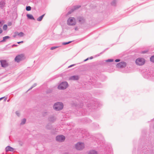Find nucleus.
<instances>
[{
  "label": "nucleus",
  "mask_w": 154,
  "mask_h": 154,
  "mask_svg": "<svg viewBox=\"0 0 154 154\" xmlns=\"http://www.w3.org/2000/svg\"><path fill=\"white\" fill-rule=\"evenodd\" d=\"M53 107L54 109L56 111H60L63 109V104L61 102H57L54 104Z\"/></svg>",
  "instance_id": "f257e3e1"
},
{
  "label": "nucleus",
  "mask_w": 154,
  "mask_h": 154,
  "mask_svg": "<svg viewBox=\"0 0 154 154\" xmlns=\"http://www.w3.org/2000/svg\"><path fill=\"white\" fill-rule=\"evenodd\" d=\"M68 86V84L67 82H63L58 85V88L59 90H63L66 89Z\"/></svg>",
  "instance_id": "f03ea898"
},
{
  "label": "nucleus",
  "mask_w": 154,
  "mask_h": 154,
  "mask_svg": "<svg viewBox=\"0 0 154 154\" xmlns=\"http://www.w3.org/2000/svg\"><path fill=\"white\" fill-rule=\"evenodd\" d=\"M67 24L69 26H74L76 24L75 18L74 17H69L67 21Z\"/></svg>",
  "instance_id": "7ed1b4c3"
},
{
  "label": "nucleus",
  "mask_w": 154,
  "mask_h": 154,
  "mask_svg": "<svg viewBox=\"0 0 154 154\" xmlns=\"http://www.w3.org/2000/svg\"><path fill=\"white\" fill-rule=\"evenodd\" d=\"M135 63L137 65L142 66L144 64L145 60L143 58H139L136 60Z\"/></svg>",
  "instance_id": "20e7f679"
},
{
  "label": "nucleus",
  "mask_w": 154,
  "mask_h": 154,
  "mask_svg": "<svg viewBox=\"0 0 154 154\" xmlns=\"http://www.w3.org/2000/svg\"><path fill=\"white\" fill-rule=\"evenodd\" d=\"M75 147L77 150H82L84 148V144L83 143L78 142L75 144Z\"/></svg>",
  "instance_id": "39448f33"
},
{
  "label": "nucleus",
  "mask_w": 154,
  "mask_h": 154,
  "mask_svg": "<svg viewBox=\"0 0 154 154\" xmlns=\"http://www.w3.org/2000/svg\"><path fill=\"white\" fill-rule=\"evenodd\" d=\"M56 140L59 142H63L65 140V137L63 135H60L57 136L56 137Z\"/></svg>",
  "instance_id": "423d86ee"
},
{
  "label": "nucleus",
  "mask_w": 154,
  "mask_h": 154,
  "mask_svg": "<svg viewBox=\"0 0 154 154\" xmlns=\"http://www.w3.org/2000/svg\"><path fill=\"white\" fill-rule=\"evenodd\" d=\"M126 66V63L125 62H121L116 65V66L118 68H122L125 67Z\"/></svg>",
  "instance_id": "0eeeda50"
},
{
  "label": "nucleus",
  "mask_w": 154,
  "mask_h": 154,
  "mask_svg": "<svg viewBox=\"0 0 154 154\" xmlns=\"http://www.w3.org/2000/svg\"><path fill=\"white\" fill-rule=\"evenodd\" d=\"M23 57V54L19 55L15 57L14 60L17 63L19 62L20 61L22 60Z\"/></svg>",
  "instance_id": "6e6552de"
},
{
  "label": "nucleus",
  "mask_w": 154,
  "mask_h": 154,
  "mask_svg": "<svg viewBox=\"0 0 154 154\" xmlns=\"http://www.w3.org/2000/svg\"><path fill=\"white\" fill-rule=\"evenodd\" d=\"M0 61L2 67H6L8 66V64L6 60H1Z\"/></svg>",
  "instance_id": "1a4fd4ad"
},
{
  "label": "nucleus",
  "mask_w": 154,
  "mask_h": 154,
  "mask_svg": "<svg viewBox=\"0 0 154 154\" xmlns=\"http://www.w3.org/2000/svg\"><path fill=\"white\" fill-rule=\"evenodd\" d=\"M77 20L79 23H84L85 22V20L83 17H79L77 18Z\"/></svg>",
  "instance_id": "9d476101"
},
{
  "label": "nucleus",
  "mask_w": 154,
  "mask_h": 154,
  "mask_svg": "<svg viewBox=\"0 0 154 154\" xmlns=\"http://www.w3.org/2000/svg\"><path fill=\"white\" fill-rule=\"evenodd\" d=\"M5 149L6 152L9 151L12 152L14 150V149L10 146H7L5 148Z\"/></svg>",
  "instance_id": "9b49d317"
},
{
  "label": "nucleus",
  "mask_w": 154,
  "mask_h": 154,
  "mask_svg": "<svg viewBox=\"0 0 154 154\" xmlns=\"http://www.w3.org/2000/svg\"><path fill=\"white\" fill-rule=\"evenodd\" d=\"M79 79V77L78 75H73L70 77V79L74 80H78Z\"/></svg>",
  "instance_id": "f8f14e48"
},
{
  "label": "nucleus",
  "mask_w": 154,
  "mask_h": 154,
  "mask_svg": "<svg viewBox=\"0 0 154 154\" xmlns=\"http://www.w3.org/2000/svg\"><path fill=\"white\" fill-rule=\"evenodd\" d=\"M5 5V3L4 1H2L0 2V8L2 9L4 7Z\"/></svg>",
  "instance_id": "ddd939ff"
},
{
  "label": "nucleus",
  "mask_w": 154,
  "mask_h": 154,
  "mask_svg": "<svg viewBox=\"0 0 154 154\" xmlns=\"http://www.w3.org/2000/svg\"><path fill=\"white\" fill-rule=\"evenodd\" d=\"M26 16L28 19H30V20H34L35 19L33 16L30 14H27L26 15Z\"/></svg>",
  "instance_id": "4468645a"
},
{
  "label": "nucleus",
  "mask_w": 154,
  "mask_h": 154,
  "mask_svg": "<svg viewBox=\"0 0 154 154\" xmlns=\"http://www.w3.org/2000/svg\"><path fill=\"white\" fill-rule=\"evenodd\" d=\"M81 6L79 5L74 6L73 7V8L72 9V11H73L77 9H78Z\"/></svg>",
  "instance_id": "2eb2a0df"
},
{
  "label": "nucleus",
  "mask_w": 154,
  "mask_h": 154,
  "mask_svg": "<svg viewBox=\"0 0 154 154\" xmlns=\"http://www.w3.org/2000/svg\"><path fill=\"white\" fill-rule=\"evenodd\" d=\"M10 37L9 36H5L3 37V40L2 41H1V42H4L6 41V40L7 39H8L10 38Z\"/></svg>",
  "instance_id": "dca6fc26"
},
{
  "label": "nucleus",
  "mask_w": 154,
  "mask_h": 154,
  "mask_svg": "<svg viewBox=\"0 0 154 154\" xmlns=\"http://www.w3.org/2000/svg\"><path fill=\"white\" fill-rule=\"evenodd\" d=\"M45 15V14H43L42 15V16H41L40 17H38L37 19V21H41L42 20V19L43 17H44V16Z\"/></svg>",
  "instance_id": "f3484780"
},
{
  "label": "nucleus",
  "mask_w": 154,
  "mask_h": 154,
  "mask_svg": "<svg viewBox=\"0 0 154 154\" xmlns=\"http://www.w3.org/2000/svg\"><path fill=\"white\" fill-rule=\"evenodd\" d=\"M88 154H97V152L94 150H92L89 152Z\"/></svg>",
  "instance_id": "a211bd4d"
},
{
  "label": "nucleus",
  "mask_w": 154,
  "mask_h": 154,
  "mask_svg": "<svg viewBox=\"0 0 154 154\" xmlns=\"http://www.w3.org/2000/svg\"><path fill=\"white\" fill-rule=\"evenodd\" d=\"M48 119L49 121L52 122H54L55 120L54 117L53 116L49 117Z\"/></svg>",
  "instance_id": "6ab92c4d"
},
{
  "label": "nucleus",
  "mask_w": 154,
  "mask_h": 154,
  "mask_svg": "<svg viewBox=\"0 0 154 154\" xmlns=\"http://www.w3.org/2000/svg\"><path fill=\"white\" fill-rule=\"evenodd\" d=\"M116 3V0H113L111 3V5L115 6Z\"/></svg>",
  "instance_id": "aec40b11"
},
{
  "label": "nucleus",
  "mask_w": 154,
  "mask_h": 154,
  "mask_svg": "<svg viewBox=\"0 0 154 154\" xmlns=\"http://www.w3.org/2000/svg\"><path fill=\"white\" fill-rule=\"evenodd\" d=\"M26 119L25 118L23 119L22 120L21 122L20 123V124L22 125L24 124L25 123V122H26Z\"/></svg>",
  "instance_id": "412c9836"
},
{
  "label": "nucleus",
  "mask_w": 154,
  "mask_h": 154,
  "mask_svg": "<svg viewBox=\"0 0 154 154\" xmlns=\"http://www.w3.org/2000/svg\"><path fill=\"white\" fill-rule=\"evenodd\" d=\"M18 35L20 37H23L24 35V33L23 32H20L18 34Z\"/></svg>",
  "instance_id": "4be33fe9"
},
{
  "label": "nucleus",
  "mask_w": 154,
  "mask_h": 154,
  "mask_svg": "<svg viewBox=\"0 0 154 154\" xmlns=\"http://www.w3.org/2000/svg\"><path fill=\"white\" fill-rule=\"evenodd\" d=\"M37 85V84L36 83H34L33 84V85L32 86V87L29 89L28 91H29L31 90V89H32L33 88H34V87H35Z\"/></svg>",
  "instance_id": "5701e85b"
},
{
  "label": "nucleus",
  "mask_w": 154,
  "mask_h": 154,
  "mask_svg": "<svg viewBox=\"0 0 154 154\" xmlns=\"http://www.w3.org/2000/svg\"><path fill=\"white\" fill-rule=\"evenodd\" d=\"M150 61L153 63H154V55L152 56L150 58Z\"/></svg>",
  "instance_id": "b1692460"
},
{
  "label": "nucleus",
  "mask_w": 154,
  "mask_h": 154,
  "mask_svg": "<svg viewBox=\"0 0 154 154\" xmlns=\"http://www.w3.org/2000/svg\"><path fill=\"white\" fill-rule=\"evenodd\" d=\"M72 42V41H70L67 42H64L62 43V44L63 45H66L71 43Z\"/></svg>",
  "instance_id": "393cba45"
},
{
  "label": "nucleus",
  "mask_w": 154,
  "mask_h": 154,
  "mask_svg": "<svg viewBox=\"0 0 154 154\" xmlns=\"http://www.w3.org/2000/svg\"><path fill=\"white\" fill-rule=\"evenodd\" d=\"M31 8L30 6H27L26 7V10L27 11H30L31 10Z\"/></svg>",
  "instance_id": "a878e982"
},
{
  "label": "nucleus",
  "mask_w": 154,
  "mask_h": 154,
  "mask_svg": "<svg viewBox=\"0 0 154 154\" xmlns=\"http://www.w3.org/2000/svg\"><path fill=\"white\" fill-rule=\"evenodd\" d=\"M7 28V25L6 24H5L3 26V29L4 30H6Z\"/></svg>",
  "instance_id": "bb28decb"
},
{
  "label": "nucleus",
  "mask_w": 154,
  "mask_h": 154,
  "mask_svg": "<svg viewBox=\"0 0 154 154\" xmlns=\"http://www.w3.org/2000/svg\"><path fill=\"white\" fill-rule=\"evenodd\" d=\"M59 47L58 46H54V47H51L50 48L51 50H53L54 49L56 48H58Z\"/></svg>",
  "instance_id": "cd10ccee"
},
{
  "label": "nucleus",
  "mask_w": 154,
  "mask_h": 154,
  "mask_svg": "<svg viewBox=\"0 0 154 154\" xmlns=\"http://www.w3.org/2000/svg\"><path fill=\"white\" fill-rule=\"evenodd\" d=\"M107 62H112L113 61V60L112 59H109L106 61Z\"/></svg>",
  "instance_id": "c85d7f7f"
},
{
  "label": "nucleus",
  "mask_w": 154,
  "mask_h": 154,
  "mask_svg": "<svg viewBox=\"0 0 154 154\" xmlns=\"http://www.w3.org/2000/svg\"><path fill=\"white\" fill-rule=\"evenodd\" d=\"M147 51H142L141 52V53L142 54H145V53H147Z\"/></svg>",
  "instance_id": "c756f323"
},
{
  "label": "nucleus",
  "mask_w": 154,
  "mask_h": 154,
  "mask_svg": "<svg viewBox=\"0 0 154 154\" xmlns=\"http://www.w3.org/2000/svg\"><path fill=\"white\" fill-rule=\"evenodd\" d=\"M3 24V23L2 21H0V27H1Z\"/></svg>",
  "instance_id": "7c9ffc66"
},
{
  "label": "nucleus",
  "mask_w": 154,
  "mask_h": 154,
  "mask_svg": "<svg viewBox=\"0 0 154 154\" xmlns=\"http://www.w3.org/2000/svg\"><path fill=\"white\" fill-rule=\"evenodd\" d=\"M16 114L18 116H19L20 113L18 111H16Z\"/></svg>",
  "instance_id": "2f4dec72"
},
{
  "label": "nucleus",
  "mask_w": 154,
  "mask_h": 154,
  "mask_svg": "<svg viewBox=\"0 0 154 154\" xmlns=\"http://www.w3.org/2000/svg\"><path fill=\"white\" fill-rule=\"evenodd\" d=\"M120 60L119 59H117L115 60L116 62H119L120 61Z\"/></svg>",
  "instance_id": "473e14b6"
},
{
  "label": "nucleus",
  "mask_w": 154,
  "mask_h": 154,
  "mask_svg": "<svg viewBox=\"0 0 154 154\" xmlns=\"http://www.w3.org/2000/svg\"><path fill=\"white\" fill-rule=\"evenodd\" d=\"M75 64H72V65H71L69 66H68V68H70V67H72L75 66Z\"/></svg>",
  "instance_id": "72a5a7b5"
},
{
  "label": "nucleus",
  "mask_w": 154,
  "mask_h": 154,
  "mask_svg": "<svg viewBox=\"0 0 154 154\" xmlns=\"http://www.w3.org/2000/svg\"><path fill=\"white\" fill-rule=\"evenodd\" d=\"M72 11V10H71V11H69L68 12V14H71V13L73 12V11Z\"/></svg>",
  "instance_id": "f704fd0d"
},
{
  "label": "nucleus",
  "mask_w": 154,
  "mask_h": 154,
  "mask_svg": "<svg viewBox=\"0 0 154 154\" xmlns=\"http://www.w3.org/2000/svg\"><path fill=\"white\" fill-rule=\"evenodd\" d=\"M89 59V58H88L87 59H86L85 60H84V61L85 62V61H87V60H88Z\"/></svg>",
  "instance_id": "c9c22d12"
},
{
  "label": "nucleus",
  "mask_w": 154,
  "mask_h": 154,
  "mask_svg": "<svg viewBox=\"0 0 154 154\" xmlns=\"http://www.w3.org/2000/svg\"><path fill=\"white\" fill-rule=\"evenodd\" d=\"M75 31H77V30H78V28L77 27H76L75 28Z\"/></svg>",
  "instance_id": "e433bc0d"
},
{
  "label": "nucleus",
  "mask_w": 154,
  "mask_h": 154,
  "mask_svg": "<svg viewBox=\"0 0 154 154\" xmlns=\"http://www.w3.org/2000/svg\"><path fill=\"white\" fill-rule=\"evenodd\" d=\"M23 41H21V42H17V43L19 44H20V43H23Z\"/></svg>",
  "instance_id": "4c0bfd02"
},
{
  "label": "nucleus",
  "mask_w": 154,
  "mask_h": 154,
  "mask_svg": "<svg viewBox=\"0 0 154 154\" xmlns=\"http://www.w3.org/2000/svg\"><path fill=\"white\" fill-rule=\"evenodd\" d=\"M2 30L1 28H0V34L2 32Z\"/></svg>",
  "instance_id": "58836bf2"
},
{
  "label": "nucleus",
  "mask_w": 154,
  "mask_h": 154,
  "mask_svg": "<svg viewBox=\"0 0 154 154\" xmlns=\"http://www.w3.org/2000/svg\"><path fill=\"white\" fill-rule=\"evenodd\" d=\"M17 46V45H15V44H14L13 45H12V47H13L14 46Z\"/></svg>",
  "instance_id": "ea45409f"
},
{
  "label": "nucleus",
  "mask_w": 154,
  "mask_h": 154,
  "mask_svg": "<svg viewBox=\"0 0 154 154\" xmlns=\"http://www.w3.org/2000/svg\"><path fill=\"white\" fill-rule=\"evenodd\" d=\"M93 58V57L91 56V57L90 58H89V59H92Z\"/></svg>",
  "instance_id": "a19ab883"
},
{
  "label": "nucleus",
  "mask_w": 154,
  "mask_h": 154,
  "mask_svg": "<svg viewBox=\"0 0 154 154\" xmlns=\"http://www.w3.org/2000/svg\"><path fill=\"white\" fill-rule=\"evenodd\" d=\"M5 97H2L0 98V101L4 98Z\"/></svg>",
  "instance_id": "79ce46f5"
},
{
  "label": "nucleus",
  "mask_w": 154,
  "mask_h": 154,
  "mask_svg": "<svg viewBox=\"0 0 154 154\" xmlns=\"http://www.w3.org/2000/svg\"><path fill=\"white\" fill-rule=\"evenodd\" d=\"M11 22H10L9 23L8 25V26H10L11 25Z\"/></svg>",
  "instance_id": "37998d69"
},
{
  "label": "nucleus",
  "mask_w": 154,
  "mask_h": 154,
  "mask_svg": "<svg viewBox=\"0 0 154 154\" xmlns=\"http://www.w3.org/2000/svg\"><path fill=\"white\" fill-rule=\"evenodd\" d=\"M48 125L46 127H47V128L48 129H50V128H48Z\"/></svg>",
  "instance_id": "c03bdc74"
},
{
  "label": "nucleus",
  "mask_w": 154,
  "mask_h": 154,
  "mask_svg": "<svg viewBox=\"0 0 154 154\" xmlns=\"http://www.w3.org/2000/svg\"><path fill=\"white\" fill-rule=\"evenodd\" d=\"M19 144L21 146H22V144L21 143V142H20V143H19Z\"/></svg>",
  "instance_id": "a18cd8bd"
},
{
  "label": "nucleus",
  "mask_w": 154,
  "mask_h": 154,
  "mask_svg": "<svg viewBox=\"0 0 154 154\" xmlns=\"http://www.w3.org/2000/svg\"><path fill=\"white\" fill-rule=\"evenodd\" d=\"M15 38L16 37V35H14L13 36Z\"/></svg>",
  "instance_id": "49530a36"
},
{
  "label": "nucleus",
  "mask_w": 154,
  "mask_h": 154,
  "mask_svg": "<svg viewBox=\"0 0 154 154\" xmlns=\"http://www.w3.org/2000/svg\"><path fill=\"white\" fill-rule=\"evenodd\" d=\"M64 154H68L67 153H65Z\"/></svg>",
  "instance_id": "de8ad7c7"
},
{
  "label": "nucleus",
  "mask_w": 154,
  "mask_h": 154,
  "mask_svg": "<svg viewBox=\"0 0 154 154\" xmlns=\"http://www.w3.org/2000/svg\"><path fill=\"white\" fill-rule=\"evenodd\" d=\"M82 115H84V114H82Z\"/></svg>",
  "instance_id": "09e8293b"
},
{
  "label": "nucleus",
  "mask_w": 154,
  "mask_h": 154,
  "mask_svg": "<svg viewBox=\"0 0 154 154\" xmlns=\"http://www.w3.org/2000/svg\"><path fill=\"white\" fill-rule=\"evenodd\" d=\"M6 98H5V101L6 100Z\"/></svg>",
  "instance_id": "8fccbe9b"
}]
</instances>
